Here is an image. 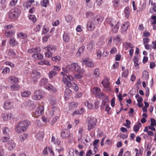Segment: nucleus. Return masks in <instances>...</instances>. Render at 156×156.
I'll return each instance as SVG.
<instances>
[{
    "mask_svg": "<svg viewBox=\"0 0 156 156\" xmlns=\"http://www.w3.org/2000/svg\"><path fill=\"white\" fill-rule=\"evenodd\" d=\"M5 146L9 150H12L15 148L16 145L14 141L10 140L6 144Z\"/></svg>",
    "mask_w": 156,
    "mask_h": 156,
    "instance_id": "1a4fd4ad",
    "label": "nucleus"
},
{
    "mask_svg": "<svg viewBox=\"0 0 156 156\" xmlns=\"http://www.w3.org/2000/svg\"><path fill=\"white\" fill-rule=\"evenodd\" d=\"M73 17L70 15H69L65 17L66 21L67 22H69L71 21L73 19Z\"/></svg>",
    "mask_w": 156,
    "mask_h": 156,
    "instance_id": "6e6d98bb",
    "label": "nucleus"
},
{
    "mask_svg": "<svg viewBox=\"0 0 156 156\" xmlns=\"http://www.w3.org/2000/svg\"><path fill=\"white\" fill-rule=\"evenodd\" d=\"M10 138V136H5L2 137L1 139V141L3 143L6 142Z\"/></svg>",
    "mask_w": 156,
    "mask_h": 156,
    "instance_id": "c03bdc74",
    "label": "nucleus"
},
{
    "mask_svg": "<svg viewBox=\"0 0 156 156\" xmlns=\"http://www.w3.org/2000/svg\"><path fill=\"white\" fill-rule=\"evenodd\" d=\"M124 46L126 48V50L130 48L132 49L134 48L133 45L130 43L126 42L124 44Z\"/></svg>",
    "mask_w": 156,
    "mask_h": 156,
    "instance_id": "58836bf2",
    "label": "nucleus"
},
{
    "mask_svg": "<svg viewBox=\"0 0 156 156\" xmlns=\"http://www.w3.org/2000/svg\"><path fill=\"white\" fill-rule=\"evenodd\" d=\"M2 131L3 134L5 136H10V134L11 133V129L7 127H4Z\"/></svg>",
    "mask_w": 156,
    "mask_h": 156,
    "instance_id": "412c9836",
    "label": "nucleus"
},
{
    "mask_svg": "<svg viewBox=\"0 0 156 156\" xmlns=\"http://www.w3.org/2000/svg\"><path fill=\"white\" fill-rule=\"evenodd\" d=\"M32 57L35 59H41L43 58L44 56L43 54L37 53L33 54Z\"/></svg>",
    "mask_w": 156,
    "mask_h": 156,
    "instance_id": "5701e85b",
    "label": "nucleus"
},
{
    "mask_svg": "<svg viewBox=\"0 0 156 156\" xmlns=\"http://www.w3.org/2000/svg\"><path fill=\"white\" fill-rule=\"evenodd\" d=\"M45 88L48 90L51 91L52 92L55 93L57 91V89L54 86H52L50 84H48L45 87Z\"/></svg>",
    "mask_w": 156,
    "mask_h": 156,
    "instance_id": "aec40b11",
    "label": "nucleus"
},
{
    "mask_svg": "<svg viewBox=\"0 0 156 156\" xmlns=\"http://www.w3.org/2000/svg\"><path fill=\"white\" fill-rule=\"evenodd\" d=\"M129 74V71L128 69H126L122 73V77H127Z\"/></svg>",
    "mask_w": 156,
    "mask_h": 156,
    "instance_id": "603ef678",
    "label": "nucleus"
},
{
    "mask_svg": "<svg viewBox=\"0 0 156 156\" xmlns=\"http://www.w3.org/2000/svg\"><path fill=\"white\" fill-rule=\"evenodd\" d=\"M44 49L46 51H49L50 52H51L52 53L57 50L56 46L52 45H48L45 47Z\"/></svg>",
    "mask_w": 156,
    "mask_h": 156,
    "instance_id": "ddd939ff",
    "label": "nucleus"
},
{
    "mask_svg": "<svg viewBox=\"0 0 156 156\" xmlns=\"http://www.w3.org/2000/svg\"><path fill=\"white\" fill-rule=\"evenodd\" d=\"M87 129L90 130L93 129L96 126L97 119L94 117H91L87 119Z\"/></svg>",
    "mask_w": 156,
    "mask_h": 156,
    "instance_id": "20e7f679",
    "label": "nucleus"
},
{
    "mask_svg": "<svg viewBox=\"0 0 156 156\" xmlns=\"http://www.w3.org/2000/svg\"><path fill=\"white\" fill-rule=\"evenodd\" d=\"M40 4L42 7L46 8L49 5V0H43L41 2Z\"/></svg>",
    "mask_w": 156,
    "mask_h": 156,
    "instance_id": "473e14b6",
    "label": "nucleus"
},
{
    "mask_svg": "<svg viewBox=\"0 0 156 156\" xmlns=\"http://www.w3.org/2000/svg\"><path fill=\"white\" fill-rule=\"evenodd\" d=\"M122 39L121 37V36L119 35H117L115 36L113 39V42L116 44L121 43Z\"/></svg>",
    "mask_w": 156,
    "mask_h": 156,
    "instance_id": "b1692460",
    "label": "nucleus"
},
{
    "mask_svg": "<svg viewBox=\"0 0 156 156\" xmlns=\"http://www.w3.org/2000/svg\"><path fill=\"white\" fill-rule=\"evenodd\" d=\"M27 134L24 133L20 136L19 138L21 141L23 142L27 139Z\"/></svg>",
    "mask_w": 156,
    "mask_h": 156,
    "instance_id": "37998d69",
    "label": "nucleus"
},
{
    "mask_svg": "<svg viewBox=\"0 0 156 156\" xmlns=\"http://www.w3.org/2000/svg\"><path fill=\"white\" fill-rule=\"evenodd\" d=\"M130 10L129 7H126L125 9L124 12L125 13V16L126 18H128L129 16Z\"/></svg>",
    "mask_w": 156,
    "mask_h": 156,
    "instance_id": "72a5a7b5",
    "label": "nucleus"
},
{
    "mask_svg": "<svg viewBox=\"0 0 156 156\" xmlns=\"http://www.w3.org/2000/svg\"><path fill=\"white\" fill-rule=\"evenodd\" d=\"M67 68L69 72L74 73L77 72L78 73H83L84 70L83 69H80V67L77 63H73L70 65H67Z\"/></svg>",
    "mask_w": 156,
    "mask_h": 156,
    "instance_id": "f03ea898",
    "label": "nucleus"
},
{
    "mask_svg": "<svg viewBox=\"0 0 156 156\" xmlns=\"http://www.w3.org/2000/svg\"><path fill=\"white\" fill-rule=\"evenodd\" d=\"M56 110V108L54 106L53 107H51V109L49 112L50 115L51 116H52L54 115V112Z\"/></svg>",
    "mask_w": 156,
    "mask_h": 156,
    "instance_id": "3c124183",
    "label": "nucleus"
},
{
    "mask_svg": "<svg viewBox=\"0 0 156 156\" xmlns=\"http://www.w3.org/2000/svg\"><path fill=\"white\" fill-rule=\"evenodd\" d=\"M9 81L11 83L17 84L19 82V80L18 78L15 76H11L9 78Z\"/></svg>",
    "mask_w": 156,
    "mask_h": 156,
    "instance_id": "6ab92c4d",
    "label": "nucleus"
},
{
    "mask_svg": "<svg viewBox=\"0 0 156 156\" xmlns=\"http://www.w3.org/2000/svg\"><path fill=\"white\" fill-rule=\"evenodd\" d=\"M44 92L41 90H36L34 93V95L32 97V99L38 100L42 99L43 97Z\"/></svg>",
    "mask_w": 156,
    "mask_h": 156,
    "instance_id": "39448f33",
    "label": "nucleus"
},
{
    "mask_svg": "<svg viewBox=\"0 0 156 156\" xmlns=\"http://www.w3.org/2000/svg\"><path fill=\"white\" fill-rule=\"evenodd\" d=\"M5 64L6 65L12 67H13L14 66V65L12 62L9 61H5Z\"/></svg>",
    "mask_w": 156,
    "mask_h": 156,
    "instance_id": "338daca9",
    "label": "nucleus"
},
{
    "mask_svg": "<svg viewBox=\"0 0 156 156\" xmlns=\"http://www.w3.org/2000/svg\"><path fill=\"white\" fill-rule=\"evenodd\" d=\"M57 74V73L54 70L50 71L48 73L49 78L50 79H51L53 77L55 76Z\"/></svg>",
    "mask_w": 156,
    "mask_h": 156,
    "instance_id": "79ce46f5",
    "label": "nucleus"
},
{
    "mask_svg": "<svg viewBox=\"0 0 156 156\" xmlns=\"http://www.w3.org/2000/svg\"><path fill=\"white\" fill-rule=\"evenodd\" d=\"M84 109L83 108H81L80 109L75 111L72 114V115H74L76 114L81 115L83 112Z\"/></svg>",
    "mask_w": 156,
    "mask_h": 156,
    "instance_id": "4c0bfd02",
    "label": "nucleus"
},
{
    "mask_svg": "<svg viewBox=\"0 0 156 156\" xmlns=\"http://www.w3.org/2000/svg\"><path fill=\"white\" fill-rule=\"evenodd\" d=\"M17 37L18 38H20L22 39L26 38L27 36V34L21 32H19L17 33Z\"/></svg>",
    "mask_w": 156,
    "mask_h": 156,
    "instance_id": "cd10ccee",
    "label": "nucleus"
},
{
    "mask_svg": "<svg viewBox=\"0 0 156 156\" xmlns=\"http://www.w3.org/2000/svg\"><path fill=\"white\" fill-rule=\"evenodd\" d=\"M31 79L34 82L37 81L38 79L40 78V73L36 71H33L31 74Z\"/></svg>",
    "mask_w": 156,
    "mask_h": 156,
    "instance_id": "0eeeda50",
    "label": "nucleus"
},
{
    "mask_svg": "<svg viewBox=\"0 0 156 156\" xmlns=\"http://www.w3.org/2000/svg\"><path fill=\"white\" fill-rule=\"evenodd\" d=\"M20 10L15 8L11 9L9 12V17L10 19L15 20L17 19L20 14Z\"/></svg>",
    "mask_w": 156,
    "mask_h": 156,
    "instance_id": "7ed1b4c3",
    "label": "nucleus"
},
{
    "mask_svg": "<svg viewBox=\"0 0 156 156\" xmlns=\"http://www.w3.org/2000/svg\"><path fill=\"white\" fill-rule=\"evenodd\" d=\"M101 89L100 88L97 87L94 88L92 90L93 93L96 96L99 94L100 92Z\"/></svg>",
    "mask_w": 156,
    "mask_h": 156,
    "instance_id": "a19ab883",
    "label": "nucleus"
},
{
    "mask_svg": "<svg viewBox=\"0 0 156 156\" xmlns=\"http://www.w3.org/2000/svg\"><path fill=\"white\" fill-rule=\"evenodd\" d=\"M30 124V122L27 120L20 121L18 123L15 127V129L16 132L20 133L26 131Z\"/></svg>",
    "mask_w": 156,
    "mask_h": 156,
    "instance_id": "f257e3e1",
    "label": "nucleus"
},
{
    "mask_svg": "<svg viewBox=\"0 0 156 156\" xmlns=\"http://www.w3.org/2000/svg\"><path fill=\"white\" fill-rule=\"evenodd\" d=\"M87 29L89 31L93 30L95 29L94 24L93 22L89 21L87 24Z\"/></svg>",
    "mask_w": 156,
    "mask_h": 156,
    "instance_id": "a211bd4d",
    "label": "nucleus"
},
{
    "mask_svg": "<svg viewBox=\"0 0 156 156\" xmlns=\"http://www.w3.org/2000/svg\"><path fill=\"white\" fill-rule=\"evenodd\" d=\"M141 125V124L140 123H136L133 126V130L136 132H137Z\"/></svg>",
    "mask_w": 156,
    "mask_h": 156,
    "instance_id": "e433bc0d",
    "label": "nucleus"
},
{
    "mask_svg": "<svg viewBox=\"0 0 156 156\" xmlns=\"http://www.w3.org/2000/svg\"><path fill=\"white\" fill-rule=\"evenodd\" d=\"M50 105L51 107L54 106L55 107L56 101L55 100H50L49 102Z\"/></svg>",
    "mask_w": 156,
    "mask_h": 156,
    "instance_id": "69168bd1",
    "label": "nucleus"
},
{
    "mask_svg": "<svg viewBox=\"0 0 156 156\" xmlns=\"http://www.w3.org/2000/svg\"><path fill=\"white\" fill-rule=\"evenodd\" d=\"M34 104L33 101L30 99H27L23 102L22 104V106L24 107H30Z\"/></svg>",
    "mask_w": 156,
    "mask_h": 156,
    "instance_id": "2eb2a0df",
    "label": "nucleus"
},
{
    "mask_svg": "<svg viewBox=\"0 0 156 156\" xmlns=\"http://www.w3.org/2000/svg\"><path fill=\"white\" fill-rule=\"evenodd\" d=\"M69 108L70 109H73L76 108L78 106V103L73 101L69 103Z\"/></svg>",
    "mask_w": 156,
    "mask_h": 156,
    "instance_id": "f704fd0d",
    "label": "nucleus"
},
{
    "mask_svg": "<svg viewBox=\"0 0 156 156\" xmlns=\"http://www.w3.org/2000/svg\"><path fill=\"white\" fill-rule=\"evenodd\" d=\"M61 59L60 57L59 56H56L52 58V60L56 62L59 61Z\"/></svg>",
    "mask_w": 156,
    "mask_h": 156,
    "instance_id": "e2e57ef3",
    "label": "nucleus"
},
{
    "mask_svg": "<svg viewBox=\"0 0 156 156\" xmlns=\"http://www.w3.org/2000/svg\"><path fill=\"white\" fill-rule=\"evenodd\" d=\"M39 65H46L48 66L50 65V62L47 60H44L38 62Z\"/></svg>",
    "mask_w": 156,
    "mask_h": 156,
    "instance_id": "49530a36",
    "label": "nucleus"
},
{
    "mask_svg": "<svg viewBox=\"0 0 156 156\" xmlns=\"http://www.w3.org/2000/svg\"><path fill=\"white\" fill-rule=\"evenodd\" d=\"M74 150L72 148H70L69 150V154L68 156H74Z\"/></svg>",
    "mask_w": 156,
    "mask_h": 156,
    "instance_id": "4d7b16f0",
    "label": "nucleus"
},
{
    "mask_svg": "<svg viewBox=\"0 0 156 156\" xmlns=\"http://www.w3.org/2000/svg\"><path fill=\"white\" fill-rule=\"evenodd\" d=\"M9 43L11 46H16L18 44V42L13 37L10 38Z\"/></svg>",
    "mask_w": 156,
    "mask_h": 156,
    "instance_id": "c85d7f7f",
    "label": "nucleus"
},
{
    "mask_svg": "<svg viewBox=\"0 0 156 156\" xmlns=\"http://www.w3.org/2000/svg\"><path fill=\"white\" fill-rule=\"evenodd\" d=\"M31 92L29 90H25L21 93V96L22 97L25 98L28 97L31 94Z\"/></svg>",
    "mask_w": 156,
    "mask_h": 156,
    "instance_id": "c756f323",
    "label": "nucleus"
},
{
    "mask_svg": "<svg viewBox=\"0 0 156 156\" xmlns=\"http://www.w3.org/2000/svg\"><path fill=\"white\" fill-rule=\"evenodd\" d=\"M48 82V79L46 78H43L41 79L39 82V84L41 86H44V88L46 85H47V84Z\"/></svg>",
    "mask_w": 156,
    "mask_h": 156,
    "instance_id": "a878e982",
    "label": "nucleus"
},
{
    "mask_svg": "<svg viewBox=\"0 0 156 156\" xmlns=\"http://www.w3.org/2000/svg\"><path fill=\"white\" fill-rule=\"evenodd\" d=\"M119 27V22H118L115 25V26L112 29V31L114 33H116L118 31Z\"/></svg>",
    "mask_w": 156,
    "mask_h": 156,
    "instance_id": "ea45409f",
    "label": "nucleus"
},
{
    "mask_svg": "<svg viewBox=\"0 0 156 156\" xmlns=\"http://www.w3.org/2000/svg\"><path fill=\"white\" fill-rule=\"evenodd\" d=\"M67 79V77H64L62 78V81L66 85V88H69L71 86V83Z\"/></svg>",
    "mask_w": 156,
    "mask_h": 156,
    "instance_id": "bb28decb",
    "label": "nucleus"
},
{
    "mask_svg": "<svg viewBox=\"0 0 156 156\" xmlns=\"http://www.w3.org/2000/svg\"><path fill=\"white\" fill-rule=\"evenodd\" d=\"M93 43L92 41L90 42L87 45V49L89 50H91L93 47Z\"/></svg>",
    "mask_w": 156,
    "mask_h": 156,
    "instance_id": "13d9d810",
    "label": "nucleus"
},
{
    "mask_svg": "<svg viewBox=\"0 0 156 156\" xmlns=\"http://www.w3.org/2000/svg\"><path fill=\"white\" fill-rule=\"evenodd\" d=\"M63 40L65 42H68L70 40V37L67 33H65L63 35Z\"/></svg>",
    "mask_w": 156,
    "mask_h": 156,
    "instance_id": "c9c22d12",
    "label": "nucleus"
},
{
    "mask_svg": "<svg viewBox=\"0 0 156 156\" xmlns=\"http://www.w3.org/2000/svg\"><path fill=\"white\" fill-rule=\"evenodd\" d=\"M100 70L98 68L95 69L93 72V77L94 78H96L98 77L100 74Z\"/></svg>",
    "mask_w": 156,
    "mask_h": 156,
    "instance_id": "7c9ffc66",
    "label": "nucleus"
},
{
    "mask_svg": "<svg viewBox=\"0 0 156 156\" xmlns=\"http://www.w3.org/2000/svg\"><path fill=\"white\" fill-rule=\"evenodd\" d=\"M82 62L83 64H85L87 67L90 68L93 67L94 65V63L89 58L83 59Z\"/></svg>",
    "mask_w": 156,
    "mask_h": 156,
    "instance_id": "423d86ee",
    "label": "nucleus"
},
{
    "mask_svg": "<svg viewBox=\"0 0 156 156\" xmlns=\"http://www.w3.org/2000/svg\"><path fill=\"white\" fill-rule=\"evenodd\" d=\"M12 27V26L11 25H9L5 26L4 27L5 29V32L6 31V30H7V31L10 30V29Z\"/></svg>",
    "mask_w": 156,
    "mask_h": 156,
    "instance_id": "680f3d73",
    "label": "nucleus"
},
{
    "mask_svg": "<svg viewBox=\"0 0 156 156\" xmlns=\"http://www.w3.org/2000/svg\"><path fill=\"white\" fill-rule=\"evenodd\" d=\"M41 27V25L40 24L37 25L34 28V30L36 32H38L40 30Z\"/></svg>",
    "mask_w": 156,
    "mask_h": 156,
    "instance_id": "0e129e2a",
    "label": "nucleus"
},
{
    "mask_svg": "<svg viewBox=\"0 0 156 156\" xmlns=\"http://www.w3.org/2000/svg\"><path fill=\"white\" fill-rule=\"evenodd\" d=\"M44 108L43 106L40 105L36 109L35 112V115L36 117L41 115L44 112Z\"/></svg>",
    "mask_w": 156,
    "mask_h": 156,
    "instance_id": "6e6552de",
    "label": "nucleus"
},
{
    "mask_svg": "<svg viewBox=\"0 0 156 156\" xmlns=\"http://www.w3.org/2000/svg\"><path fill=\"white\" fill-rule=\"evenodd\" d=\"M151 120V124L150 126H156V120L153 118H151L150 119Z\"/></svg>",
    "mask_w": 156,
    "mask_h": 156,
    "instance_id": "052dcab7",
    "label": "nucleus"
},
{
    "mask_svg": "<svg viewBox=\"0 0 156 156\" xmlns=\"http://www.w3.org/2000/svg\"><path fill=\"white\" fill-rule=\"evenodd\" d=\"M87 18H91L93 16V13L91 12H87L85 14Z\"/></svg>",
    "mask_w": 156,
    "mask_h": 156,
    "instance_id": "bf43d9fd",
    "label": "nucleus"
},
{
    "mask_svg": "<svg viewBox=\"0 0 156 156\" xmlns=\"http://www.w3.org/2000/svg\"><path fill=\"white\" fill-rule=\"evenodd\" d=\"M44 133L42 131H39L36 135V137L37 140H43Z\"/></svg>",
    "mask_w": 156,
    "mask_h": 156,
    "instance_id": "393cba45",
    "label": "nucleus"
},
{
    "mask_svg": "<svg viewBox=\"0 0 156 156\" xmlns=\"http://www.w3.org/2000/svg\"><path fill=\"white\" fill-rule=\"evenodd\" d=\"M101 83L104 87L105 88V90L107 91H110L111 88L109 87V83L108 80L105 79L101 82Z\"/></svg>",
    "mask_w": 156,
    "mask_h": 156,
    "instance_id": "9b49d317",
    "label": "nucleus"
},
{
    "mask_svg": "<svg viewBox=\"0 0 156 156\" xmlns=\"http://www.w3.org/2000/svg\"><path fill=\"white\" fill-rule=\"evenodd\" d=\"M129 26V23L128 22H124L121 27V32L123 33L126 32Z\"/></svg>",
    "mask_w": 156,
    "mask_h": 156,
    "instance_id": "4468645a",
    "label": "nucleus"
},
{
    "mask_svg": "<svg viewBox=\"0 0 156 156\" xmlns=\"http://www.w3.org/2000/svg\"><path fill=\"white\" fill-rule=\"evenodd\" d=\"M151 24L154 25L156 24V16H152L151 17Z\"/></svg>",
    "mask_w": 156,
    "mask_h": 156,
    "instance_id": "de8ad7c7",
    "label": "nucleus"
},
{
    "mask_svg": "<svg viewBox=\"0 0 156 156\" xmlns=\"http://www.w3.org/2000/svg\"><path fill=\"white\" fill-rule=\"evenodd\" d=\"M20 88V85L17 84H13L10 86V89L12 91H17Z\"/></svg>",
    "mask_w": 156,
    "mask_h": 156,
    "instance_id": "2f4dec72",
    "label": "nucleus"
},
{
    "mask_svg": "<svg viewBox=\"0 0 156 156\" xmlns=\"http://www.w3.org/2000/svg\"><path fill=\"white\" fill-rule=\"evenodd\" d=\"M112 3L114 7H117L120 4L119 0H113Z\"/></svg>",
    "mask_w": 156,
    "mask_h": 156,
    "instance_id": "a18cd8bd",
    "label": "nucleus"
},
{
    "mask_svg": "<svg viewBox=\"0 0 156 156\" xmlns=\"http://www.w3.org/2000/svg\"><path fill=\"white\" fill-rule=\"evenodd\" d=\"M70 135V131L68 130H62L61 133V136L62 138H66L68 137Z\"/></svg>",
    "mask_w": 156,
    "mask_h": 156,
    "instance_id": "f3484780",
    "label": "nucleus"
},
{
    "mask_svg": "<svg viewBox=\"0 0 156 156\" xmlns=\"http://www.w3.org/2000/svg\"><path fill=\"white\" fill-rule=\"evenodd\" d=\"M29 19L32 21L34 23L36 21V18L35 16L33 15H30L29 16Z\"/></svg>",
    "mask_w": 156,
    "mask_h": 156,
    "instance_id": "5fc2aeb1",
    "label": "nucleus"
},
{
    "mask_svg": "<svg viewBox=\"0 0 156 156\" xmlns=\"http://www.w3.org/2000/svg\"><path fill=\"white\" fill-rule=\"evenodd\" d=\"M50 35L47 34L44 35L42 38V41L44 42H46L48 41V39L50 37Z\"/></svg>",
    "mask_w": 156,
    "mask_h": 156,
    "instance_id": "864d4df0",
    "label": "nucleus"
},
{
    "mask_svg": "<svg viewBox=\"0 0 156 156\" xmlns=\"http://www.w3.org/2000/svg\"><path fill=\"white\" fill-rule=\"evenodd\" d=\"M41 49L39 47H36L34 48L28 49L27 52L29 53H39L41 51Z\"/></svg>",
    "mask_w": 156,
    "mask_h": 156,
    "instance_id": "dca6fc26",
    "label": "nucleus"
},
{
    "mask_svg": "<svg viewBox=\"0 0 156 156\" xmlns=\"http://www.w3.org/2000/svg\"><path fill=\"white\" fill-rule=\"evenodd\" d=\"M85 105L90 109H92L93 107V105L92 104L89 103L88 101L85 102Z\"/></svg>",
    "mask_w": 156,
    "mask_h": 156,
    "instance_id": "8fccbe9b",
    "label": "nucleus"
},
{
    "mask_svg": "<svg viewBox=\"0 0 156 156\" xmlns=\"http://www.w3.org/2000/svg\"><path fill=\"white\" fill-rule=\"evenodd\" d=\"M142 76L145 79H148L149 77V75L148 72L146 71H144L143 73Z\"/></svg>",
    "mask_w": 156,
    "mask_h": 156,
    "instance_id": "09e8293b",
    "label": "nucleus"
},
{
    "mask_svg": "<svg viewBox=\"0 0 156 156\" xmlns=\"http://www.w3.org/2000/svg\"><path fill=\"white\" fill-rule=\"evenodd\" d=\"M48 28L45 26H43V30L42 32L44 34H46L48 31Z\"/></svg>",
    "mask_w": 156,
    "mask_h": 156,
    "instance_id": "774afa93",
    "label": "nucleus"
},
{
    "mask_svg": "<svg viewBox=\"0 0 156 156\" xmlns=\"http://www.w3.org/2000/svg\"><path fill=\"white\" fill-rule=\"evenodd\" d=\"M12 106V103L9 100L4 102L3 104V107L5 109L9 110L11 109Z\"/></svg>",
    "mask_w": 156,
    "mask_h": 156,
    "instance_id": "9d476101",
    "label": "nucleus"
},
{
    "mask_svg": "<svg viewBox=\"0 0 156 156\" xmlns=\"http://www.w3.org/2000/svg\"><path fill=\"white\" fill-rule=\"evenodd\" d=\"M2 118L4 121L10 119H13V115L12 113L6 114L4 113L2 115Z\"/></svg>",
    "mask_w": 156,
    "mask_h": 156,
    "instance_id": "f8f14e48",
    "label": "nucleus"
},
{
    "mask_svg": "<svg viewBox=\"0 0 156 156\" xmlns=\"http://www.w3.org/2000/svg\"><path fill=\"white\" fill-rule=\"evenodd\" d=\"M5 36L7 37H10V38L13 37L15 35V32L14 30H9L5 32Z\"/></svg>",
    "mask_w": 156,
    "mask_h": 156,
    "instance_id": "4be33fe9",
    "label": "nucleus"
}]
</instances>
